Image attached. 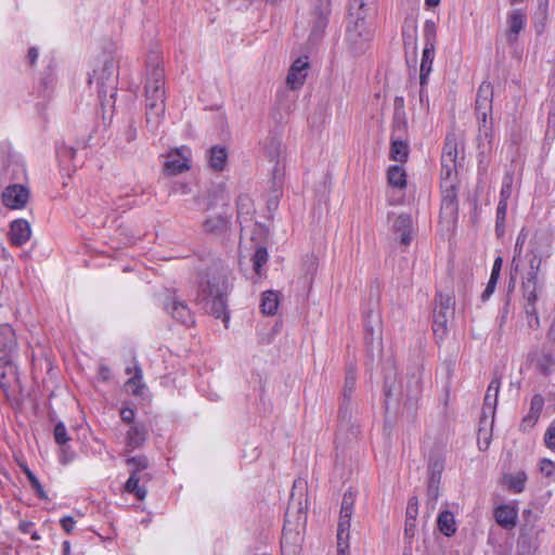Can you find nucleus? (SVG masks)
<instances>
[{"label": "nucleus", "mask_w": 555, "mask_h": 555, "mask_svg": "<svg viewBox=\"0 0 555 555\" xmlns=\"http://www.w3.org/2000/svg\"><path fill=\"white\" fill-rule=\"evenodd\" d=\"M384 396L385 405L391 400L403 401L404 405L413 406L423 391V378L421 369H414L406 375V382L402 385L398 382V371L393 364H387L384 367Z\"/></svg>", "instance_id": "obj_1"}, {"label": "nucleus", "mask_w": 555, "mask_h": 555, "mask_svg": "<svg viewBox=\"0 0 555 555\" xmlns=\"http://www.w3.org/2000/svg\"><path fill=\"white\" fill-rule=\"evenodd\" d=\"M229 284L220 274H206L198 283L197 304L209 314L221 319L225 324L230 320L228 310Z\"/></svg>", "instance_id": "obj_2"}, {"label": "nucleus", "mask_w": 555, "mask_h": 555, "mask_svg": "<svg viewBox=\"0 0 555 555\" xmlns=\"http://www.w3.org/2000/svg\"><path fill=\"white\" fill-rule=\"evenodd\" d=\"M357 371L349 365L346 371L344 387L341 392V403L338 410V429L336 434V450L340 444L351 442L360 435V425L352 413V395L356 390Z\"/></svg>", "instance_id": "obj_3"}, {"label": "nucleus", "mask_w": 555, "mask_h": 555, "mask_svg": "<svg viewBox=\"0 0 555 555\" xmlns=\"http://www.w3.org/2000/svg\"><path fill=\"white\" fill-rule=\"evenodd\" d=\"M307 522V513L298 500L295 502L292 493L291 501L285 512L284 526L281 538L282 555H299L301 551L302 535Z\"/></svg>", "instance_id": "obj_4"}, {"label": "nucleus", "mask_w": 555, "mask_h": 555, "mask_svg": "<svg viewBox=\"0 0 555 555\" xmlns=\"http://www.w3.org/2000/svg\"><path fill=\"white\" fill-rule=\"evenodd\" d=\"M117 65L113 59L106 60L100 69H94L89 76V83H95L99 100L102 105L115 102L117 94Z\"/></svg>", "instance_id": "obj_5"}, {"label": "nucleus", "mask_w": 555, "mask_h": 555, "mask_svg": "<svg viewBox=\"0 0 555 555\" xmlns=\"http://www.w3.org/2000/svg\"><path fill=\"white\" fill-rule=\"evenodd\" d=\"M371 21L372 18L367 17L349 16L345 41L348 51L354 56L363 54L369 48V43L373 37Z\"/></svg>", "instance_id": "obj_6"}, {"label": "nucleus", "mask_w": 555, "mask_h": 555, "mask_svg": "<svg viewBox=\"0 0 555 555\" xmlns=\"http://www.w3.org/2000/svg\"><path fill=\"white\" fill-rule=\"evenodd\" d=\"M424 50L422 53L421 67H420V101L423 102L426 94V86L428 83L429 75L433 70V63L435 59L436 42H437V25L434 21L427 20L424 24Z\"/></svg>", "instance_id": "obj_7"}, {"label": "nucleus", "mask_w": 555, "mask_h": 555, "mask_svg": "<svg viewBox=\"0 0 555 555\" xmlns=\"http://www.w3.org/2000/svg\"><path fill=\"white\" fill-rule=\"evenodd\" d=\"M331 15L332 0H312L309 12V43L317 44L323 39Z\"/></svg>", "instance_id": "obj_8"}, {"label": "nucleus", "mask_w": 555, "mask_h": 555, "mask_svg": "<svg viewBox=\"0 0 555 555\" xmlns=\"http://www.w3.org/2000/svg\"><path fill=\"white\" fill-rule=\"evenodd\" d=\"M454 296L438 292L433 312V331L437 340H442L448 333V323L454 315Z\"/></svg>", "instance_id": "obj_9"}, {"label": "nucleus", "mask_w": 555, "mask_h": 555, "mask_svg": "<svg viewBox=\"0 0 555 555\" xmlns=\"http://www.w3.org/2000/svg\"><path fill=\"white\" fill-rule=\"evenodd\" d=\"M525 522L520 528L516 544L515 555H537L539 548L538 531L535 530V519L531 509H525L522 513Z\"/></svg>", "instance_id": "obj_10"}, {"label": "nucleus", "mask_w": 555, "mask_h": 555, "mask_svg": "<svg viewBox=\"0 0 555 555\" xmlns=\"http://www.w3.org/2000/svg\"><path fill=\"white\" fill-rule=\"evenodd\" d=\"M145 108L146 124L156 128L165 113V90L164 88L145 85Z\"/></svg>", "instance_id": "obj_11"}, {"label": "nucleus", "mask_w": 555, "mask_h": 555, "mask_svg": "<svg viewBox=\"0 0 555 555\" xmlns=\"http://www.w3.org/2000/svg\"><path fill=\"white\" fill-rule=\"evenodd\" d=\"M0 388L9 401L16 399L21 380L18 369L12 358H0Z\"/></svg>", "instance_id": "obj_12"}, {"label": "nucleus", "mask_w": 555, "mask_h": 555, "mask_svg": "<svg viewBox=\"0 0 555 555\" xmlns=\"http://www.w3.org/2000/svg\"><path fill=\"white\" fill-rule=\"evenodd\" d=\"M441 207L440 217L448 222H456L459 216V201L456 182H440Z\"/></svg>", "instance_id": "obj_13"}, {"label": "nucleus", "mask_w": 555, "mask_h": 555, "mask_svg": "<svg viewBox=\"0 0 555 555\" xmlns=\"http://www.w3.org/2000/svg\"><path fill=\"white\" fill-rule=\"evenodd\" d=\"M356 502V493L349 489L343 495L339 520L337 526V540L339 550H341L344 539H349L350 521L353 514V506Z\"/></svg>", "instance_id": "obj_14"}, {"label": "nucleus", "mask_w": 555, "mask_h": 555, "mask_svg": "<svg viewBox=\"0 0 555 555\" xmlns=\"http://www.w3.org/2000/svg\"><path fill=\"white\" fill-rule=\"evenodd\" d=\"M493 125L492 120H487V112L481 113V118L478 119V156L479 159V169L482 166V170L487 169V163L483 160L486 154L490 153L493 147Z\"/></svg>", "instance_id": "obj_15"}, {"label": "nucleus", "mask_w": 555, "mask_h": 555, "mask_svg": "<svg viewBox=\"0 0 555 555\" xmlns=\"http://www.w3.org/2000/svg\"><path fill=\"white\" fill-rule=\"evenodd\" d=\"M376 302H370V307L363 310L364 340L366 345H373L382 339V318L376 309Z\"/></svg>", "instance_id": "obj_16"}, {"label": "nucleus", "mask_w": 555, "mask_h": 555, "mask_svg": "<svg viewBox=\"0 0 555 555\" xmlns=\"http://www.w3.org/2000/svg\"><path fill=\"white\" fill-rule=\"evenodd\" d=\"M29 198V190L22 184H11L2 193V203L11 209L23 208Z\"/></svg>", "instance_id": "obj_17"}, {"label": "nucleus", "mask_w": 555, "mask_h": 555, "mask_svg": "<svg viewBox=\"0 0 555 555\" xmlns=\"http://www.w3.org/2000/svg\"><path fill=\"white\" fill-rule=\"evenodd\" d=\"M538 279H535L534 273L530 276H526L522 281V292L524 298L526 300L525 310L528 315L537 317V300H538Z\"/></svg>", "instance_id": "obj_18"}, {"label": "nucleus", "mask_w": 555, "mask_h": 555, "mask_svg": "<svg viewBox=\"0 0 555 555\" xmlns=\"http://www.w3.org/2000/svg\"><path fill=\"white\" fill-rule=\"evenodd\" d=\"M308 68L309 63L300 57L292 64L286 77V83L292 90H297L304 85Z\"/></svg>", "instance_id": "obj_19"}, {"label": "nucleus", "mask_w": 555, "mask_h": 555, "mask_svg": "<svg viewBox=\"0 0 555 555\" xmlns=\"http://www.w3.org/2000/svg\"><path fill=\"white\" fill-rule=\"evenodd\" d=\"M17 341L15 332L10 324L0 325V358H12L16 351Z\"/></svg>", "instance_id": "obj_20"}, {"label": "nucleus", "mask_w": 555, "mask_h": 555, "mask_svg": "<svg viewBox=\"0 0 555 555\" xmlns=\"http://www.w3.org/2000/svg\"><path fill=\"white\" fill-rule=\"evenodd\" d=\"M188 151L182 147L169 153L166 162L164 163V172L168 176H176L189 169L188 158L182 154Z\"/></svg>", "instance_id": "obj_21"}, {"label": "nucleus", "mask_w": 555, "mask_h": 555, "mask_svg": "<svg viewBox=\"0 0 555 555\" xmlns=\"http://www.w3.org/2000/svg\"><path fill=\"white\" fill-rule=\"evenodd\" d=\"M166 310L177 322L186 326L194 324L193 314L184 301L172 298L171 301L166 305Z\"/></svg>", "instance_id": "obj_22"}, {"label": "nucleus", "mask_w": 555, "mask_h": 555, "mask_svg": "<svg viewBox=\"0 0 555 555\" xmlns=\"http://www.w3.org/2000/svg\"><path fill=\"white\" fill-rule=\"evenodd\" d=\"M230 218L222 215L208 217L203 221L204 232L216 236L225 235L230 229Z\"/></svg>", "instance_id": "obj_23"}, {"label": "nucleus", "mask_w": 555, "mask_h": 555, "mask_svg": "<svg viewBox=\"0 0 555 555\" xmlns=\"http://www.w3.org/2000/svg\"><path fill=\"white\" fill-rule=\"evenodd\" d=\"M507 41L512 44L517 41L518 35L526 25V15L519 9L512 10L507 14Z\"/></svg>", "instance_id": "obj_24"}, {"label": "nucleus", "mask_w": 555, "mask_h": 555, "mask_svg": "<svg viewBox=\"0 0 555 555\" xmlns=\"http://www.w3.org/2000/svg\"><path fill=\"white\" fill-rule=\"evenodd\" d=\"M30 225L25 219H17L11 223L9 236L12 245H24L30 238Z\"/></svg>", "instance_id": "obj_25"}, {"label": "nucleus", "mask_w": 555, "mask_h": 555, "mask_svg": "<svg viewBox=\"0 0 555 555\" xmlns=\"http://www.w3.org/2000/svg\"><path fill=\"white\" fill-rule=\"evenodd\" d=\"M378 0H350L349 16H362L373 18L377 13Z\"/></svg>", "instance_id": "obj_26"}, {"label": "nucleus", "mask_w": 555, "mask_h": 555, "mask_svg": "<svg viewBox=\"0 0 555 555\" xmlns=\"http://www.w3.org/2000/svg\"><path fill=\"white\" fill-rule=\"evenodd\" d=\"M150 83L152 87L157 86L158 88H164L165 85V72L164 68L159 66L157 54H153L149 57L145 85Z\"/></svg>", "instance_id": "obj_27"}, {"label": "nucleus", "mask_w": 555, "mask_h": 555, "mask_svg": "<svg viewBox=\"0 0 555 555\" xmlns=\"http://www.w3.org/2000/svg\"><path fill=\"white\" fill-rule=\"evenodd\" d=\"M409 143L408 137L391 135L390 137V152L389 156L392 160L398 163H406L409 158Z\"/></svg>", "instance_id": "obj_28"}, {"label": "nucleus", "mask_w": 555, "mask_h": 555, "mask_svg": "<svg viewBox=\"0 0 555 555\" xmlns=\"http://www.w3.org/2000/svg\"><path fill=\"white\" fill-rule=\"evenodd\" d=\"M412 223L409 214H400L393 222V231L400 237V243L405 246L412 242Z\"/></svg>", "instance_id": "obj_29"}, {"label": "nucleus", "mask_w": 555, "mask_h": 555, "mask_svg": "<svg viewBox=\"0 0 555 555\" xmlns=\"http://www.w3.org/2000/svg\"><path fill=\"white\" fill-rule=\"evenodd\" d=\"M476 114L477 118H481L482 112H491L492 109V89L489 83H481L478 89L477 98H476Z\"/></svg>", "instance_id": "obj_30"}, {"label": "nucleus", "mask_w": 555, "mask_h": 555, "mask_svg": "<svg viewBox=\"0 0 555 555\" xmlns=\"http://www.w3.org/2000/svg\"><path fill=\"white\" fill-rule=\"evenodd\" d=\"M495 521L504 529L516 526L517 511L509 505H500L494 509Z\"/></svg>", "instance_id": "obj_31"}, {"label": "nucleus", "mask_w": 555, "mask_h": 555, "mask_svg": "<svg viewBox=\"0 0 555 555\" xmlns=\"http://www.w3.org/2000/svg\"><path fill=\"white\" fill-rule=\"evenodd\" d=\"M208 165L215 171H222L227 165L228 151L224 146L214 145L207 152Z\"/></svg>", "instance_id": "obj_32"}, {"label": "nucleus", "mask_w": 555, "mask_h": 555, "mask_svg": "<svg viewBox=\"0 0 555 555\" xmlns=\"http://www.w3.org/2000/svg\"><path fill=\"white\" fill-rule=\"evenodd\" d=\"M444 469V459L438 451H433L428 456V479L430 481H441V475Z\"/></svg>", "instance_id": "obj_33"}, {"label": "nucleus", "mask_w": 555, "mask_h": 555, "mask_svg": "<svg viewBox=\"0 0 555 555\" xmlns=\"http://www.w3.org/2000/svg\"><path fill=\"white\" fill-rule=\"evenodd\" d=\"M147 438V428L144 424H133L126 435L127 446L131 449L141 448Z\"/></svg>", "instance_id": "obj_34"}, {"label": "nucleus", "mask_w": 555, "mask_h": 555, "mask_svg": "<svg viewBox=\"0 0 555 555\" xmlns=\"http://www.w3.org/2000/svg\"><path fill=\"white\" fill-rule=\"evenodd\" d=\"M126 374L131 375L133 374L127 382H126V388L129 392H131L133 396H139L141 393V389L144 387L142 384V369L138 364L137 361H134L133 367L127 366L126 367Z\"/></svg>", "instance_id": "obj_35"}, {"label": "nucleus", "mask_w": 555, "mask_h": 555, "mask_svg": "<svg viewBox=\"0 0 555 555\" xmlns=\"http://www.w3.org/2000/svg\"><path fill=\"white\" fill-rule=\"evenodd\" d=\"M437 526L439 531L448 538L454 535L457 529L454 515L450 511H442L439 513Z\"/></svg>", "instance_id": "obj_36"}, {"label": "nucleus", "mask_w": 555, "mask_h": 555, "mask_svg": "<svg viewBox=\"0 0 555 555\" xmlns=\"http://www.w3.org/2000/svg\"><path fill=\"white\" fill-rule=\"evenodd\" d=\"M529 251L540 254L544 257L550 256V241L542 231H537L529 242Z\"/></svg>", "instance_id": "obj_37"}, {"label": "nucleus", "mask_w": 555, "mask_h": 555, "mask_svg": "<svg viewBox=\"0 0 555 555\" xmlns=\"http://www.w3.org/2000/svg\"><path fill=\"white\" fill-rule=\"evenodd\" d=\"M387 181L392 188L404 189L406 186V172L400 165H392L387 170Z\"/></svg>", "instance_id": "obj_38"}, {"label": "nucleus", "mask_w": 555, "mask_h": 555, "mask_svg": "<svg viewBox=\"0 0 555 555\" xmlns=\"http://www.w3.org/2000/svg\"><path fill=\"white\" fill-rule=\"evenodd\" d=\"M143 477L137 475L135 472H130V476L124 486V490L128 493L134 494L139 501H143L147 494V490L143 486H139Z\"/></svg>", "instance_id": "obj_39"}, {"label": "nucleus", "mask_w": 555, "mask_h": 555, "mask_svg": "<svg viewBox=\"0 0 555 555\" xmlns=\"http://www.w3.org/2000/svg\"><path fill=\"white\" fill-rule=\"evenodd\" d=\"M457 160L441 154V182H456Z\"/></svg>", "instance_id": "obj_40"}, {"label": "nucleus", "mask_w": 555, "mask_h": 555, "mask_svg": "<svg viewBox=\"0 0 555 555\" xmlns=\"http://www.w3.org/2000/svg\"><path fill=\"white\" fill-rule=\"evenodd\" d=\"M417 25L415 20H405L404 24L402 26V39L403 44L406 48L408 46H411L413 50L415 51L417 49Z\"/></svg>", "instance_id": "obj_41"}, {"label": "nucleus", "mask_w": 555, "mask_h": 555, "mask_svg": "<svg viewBox=\"0 0 555 555\" xmlns=\"http://www.w3.org/2000/svg\"><path fill=\"white\" fill-rule=\"evenodd\" d=\"M279 307V296L274 291H266L261 296L260 308L263 314L274 315Z\"/></svg>", "instance_id": "obj_42"}, {"label": "nucleus", "mask_w": 555, "mask_h": 555, "mask_svg": "<svg viewBox=\"0 0 555 555\" xmlns=\"http://www.w3.org/2000/svg\"><path fill=\"white\" fill-rule=\"evenodd\" d=\"M237 220H251L254 214V204L248 195H240L236 201Z\"/></svg>", "instance_id": "obj_43"}, {"label": "nucleus", "mask_w": 555, "mask_h": 555, "mask_svg": "<svg viewBox=\"0 0 555 555\" xmlns=\"http://www.w3.org/2000/svg\"><path fill=\"white\" fill-rule=\"evenodd\" d=\"M501 385V377L494 376L490 382L486 396L483 406L492 409L494 411L498 404L499 390Z\"/></svg>", "instance_id": "obj_44"}, {"label": "nucleus", "mask_w": 555, "mask_h": 555, "mask_svg": "<svg viewBox=\"0 0 555 555\" xmlns=\"http://www.w3.org/2000/svg\"><path fill=\"white\" fill-rule=\"evenodd\" d=\"M459 146H460V143L457 141L456 134L454 132L447 133L446 139H444V144L442 147V155L457 160Z\"/></svg>", "instance_id": "obj_45"}, {"label": "nucleus", "mask_w": 555, "mask_h": 555, "mask_svg": "<svg viewBox=\"0 0 555 555\" xmlns=\"http://www.w3.org/2000/svg\"><path fill=\"white\" fill-rule=\"evenodd\" d=\"M537 369L544 376H548L555 370V358L551 352H542L537 359Z\"/></svg>", "instance_id": "obj_46"}, {"label": "nucleus", "mask_w": 555, "mask_h": 555, "mask_svg": "<svg viewBox=\"0 0 555 555\" xmlns=\"http://www.w3.org/2000/svg\"><path fill=\"white\" fill-rule=\"evenodd\" d=\"M527 481V474L525 472H518L515 475L505 477V482L508 489L514 493H520L525 490Z\"/></svg>", "instance_id": "obj_47"}, {"label": "nucleus", "mask_w": 555, "mask_h": 555, "mask_svg": "<svg viewBox=\"0 0 555 555\" xmlns=\"http://www.w3.org/2000/svg\"><path fill=\"white\" fill-rule=\"evenodd\" d=\"M391 135L408 137L406 113H393Z\"/></svg>", "instance_id": "obj_48"}, {"label": "nucleus", "mask_w": 555, "mask_h": 555, "mask_svg": "<svg viewBox=\"0 0 555 555\" xmlns=\"http://www.w3.org/2000/svg\"><path fill=\"white\" fill-rule=\"evenodd\" d=\"M269 254L264 246H258L253 255L251 261L254 271L257 275H261L262 267L268 262Z\"/></svg>", "instance_id": "obj_49"}, {"label": "nucleus", "mask_w": 555, "mask_h": 555, "mask_svg": "<svg viewBox=\"0 0 555 555\" xmlns=\"http://www.w3.org/2000/svg\"><path fill=\"white\" fill-rule=\"evenodd\" d=\"M24 473H25V475H26V477H27L31 488L36 492V494L41 500H48V494L44 491V489H43L42 485L40 483L39 479L36 477V475L28 467H24Z\"/></svg>", "instance_id": "obj_50"}, {"label": "nucleus", "mask_w": 555, "mask_h": 555, "mask_svg": "<svg viewBox=\"0 0 555 555\" xmlns=\"http://www.w3.org/2000/svg\"><path fill=\"white\" fill-rule=\"evenodd\" d=\"M527 238H528V230L524 227L520 230V232L516 238V243H515L514 258L512 261V266L515 267V270L518 269V263H516V261H517V258L520 257V255L522 253V248H524V245H525Z\"/></svg>", "instance_id": "obj_51"}, {"label": "nucleus", "mask_w": 555, "mask_h": 555, "mask_svg": "<svg viewBox=\"0 0 555 555\" xmlns=\"http://www.w3.org/2000/svg\"><path fill=\"white\" fill-rule=\"evenodd\" d=\"M53 437L55 442L64 447L67 442L72 440L70 436L67 433L66 426L63 422H57L53 429Z\"/></svg>", "instance_id": "obj_52"}, {"label": "nucleus", "mask_w": 555, "mask_h": 555, "mask_svg": "<svg viewBox=\"0 0 555 555\" xmlns=\"http://www.w3.org/2000/svg\"><path fill=\"white\" fill-rule=\"evenodd\" d=\"M126 463L132 467L130 472H135L137 475H140V473L149 467V460L143 454L128 457Z\"/></svg>", "instance_id": "obj_53"}, {"label": "nucleus", "mask_w": 555, "mask_h": 555, "mask_svg": "<svg viewBox=\"0 0 555 555\" xmlns=\"http://www.w3.org/2000/svg\"><path fill=\"white\" fill-rule=\"evenodd\" d=\"M543 257L544 256L540 254L531 253L528 250V253L526 254V259L528 261L530 270L528 271L526 276H530L532 273H534L535 279H538V272L540 270Z\"/></svg>", "instance_id": "obj_54"}, {"label": "nucleus", "mask_w": 555, "mask_h": 555, "mask_svg": "<svg viewBox=\"0 0 555 555\" xmlns=\"http://www.w3.org/2000/svg\"><path fill=\"white\" fill-rule=\"evenodd\" d=\"M514 182V175L513 172H505L502 181V188L500 192V199L508 201V198L512 195V186Z\"/></svg>", "instance_id": "obj_55"}, {"label": "nucleus", "mask_w": 555, "mask_h": 555, "mask_svg": "<svg viewBox=\"0 0 555 555\" xmlns=\"http://www.w3.org/2000/svg\"><path fill=\"white\" fill-rule=\"evenodd\" d=\"M439 486H440V482H438V481L427 480L426 496H427L428 504L435 505V503L437 502V500L439 498Z\"/></svg>", "instance_id": "obj_56"}, {"label": "nucleus", "mask_w": 555, "mask_h": 555, "mask_svg": "<svg viewBox=\"0 0 555 555\" xmlns=\"http://www.w3.org/2000/svg\"><path fill=\"white\" fill-rule=\"evenodd\" d=\"M76 155V149L72 146L63 145L57 149V157L62 163L73 160Z\"/></svg>", "instance_id": "obj_57"}, {"label": "nucleus", "mask_w": 555, "mask_h": 555, "mask_svg": "<svg viewBox=\"0 0 555 555\" xmlns=\"http://www.w3.org/2000/svg\"><path fill=\"white\" fill-rule=\"evenodd\" d=\"M543 405H544L543 397L541 395H539V393L534 395L531 398L529 412L534 414V415H537L538 417H540V414L542 412Z\"/></svg>", "instance_id": "obj_58"}, {"label": "nucleus", "mask_w": 555, "mask_h": 555, "mask_svg": "<svg viewBox=\"0 0 555 555\" xmlns=\"http://www.w3.org/2000/svg\"><path fill=\"white\" fill-rule=\"evenodd\" d=\"M418 515V499L416 495H413L409 499L406 505L405 517L409 519L417 518Z\"/></svg>", "instance_id": "obj_59"}, {"label": "nucleus", "mask_w": 555, "mask_h": 555, "mask_svg": "<svg viewBox=\"0 0 555 555\" xmlns=\"http://www.w3.org/2000/svg\"><path fill=\"white\" fill-rule=\"evenodd\" d=\"M539 417L530 412H528L527 415H525L521 420V423L519 425V428L521 431H528L530 430L535 423L538 422Z\"/></svg>", "instance_id": "obj_60"}, {"label": "nucleus", "mask_w": 555, "mask_h": 555, "mask_svg": "<svg viewBox=\"0 0 555 555\" xmlns=\"http://www.w3.org/2000/svg\"><path fill=\"white\" fill-rule=\"evenodd\" d=\"M544 443L545 446L551 449L555 450V424H551L544 435Z\"/></svg>", "instance_id": "obj_61"}, {"label": "nucleus", "mask_w": 555, "mask_h": 555, "mask_svg": "<svg viewBox=\"0 0 555 555\" xmlns=\"http://www.w3.org/2000/svg\"><path fill=\"white\" fill-rule=\"evenodd\" d=\"M498 281L499 280H496L494 278H490L489 279V281L487 283V286H486L485 291L481 294V300L483 302L487 301L491 297V295L494 293L496 284H498Z\"/></svg>", "instance_id": "obj_62"}, {"label": "nucleus", "mask_w": 555, "mask_h": 555, "mask_svg": "<svg viewBox=\"0 0 555 555\" xmlns=\"http://www.w3.org/2000/svg\"><path fill=\"white\" fill-rule=\"evenodd\" d=\"M540 469L545 476L550 477L555 472V464L551 460L543 459L540 463Z\"/></svg>", "instance_id": "obj_63"}, {"label": "nucleus", "mask_w": 555, "mask_h": 555, "mask_svg": "<svg viewBox=\"0 0 555 555\" xmlns=\"http://www.w3.org/2000/svg\"><path fill=\"white\" fill-rule=\"evenodd\" d=\"M75 524L76 521L72 516H65L60 520V525L66 533L73 532Z\"/></svg>", "instance_id": "obj_64"}]
</instances>
